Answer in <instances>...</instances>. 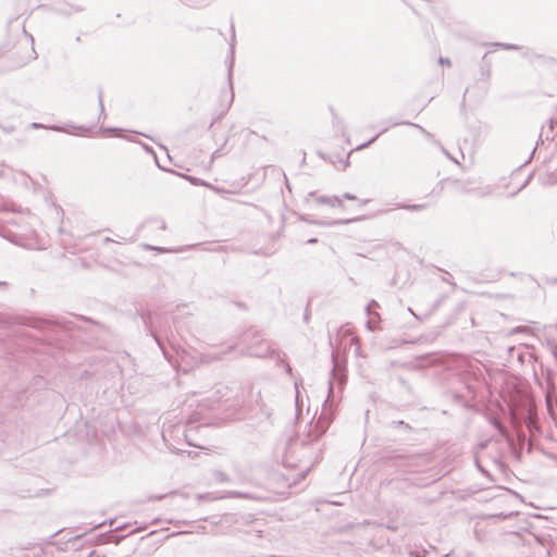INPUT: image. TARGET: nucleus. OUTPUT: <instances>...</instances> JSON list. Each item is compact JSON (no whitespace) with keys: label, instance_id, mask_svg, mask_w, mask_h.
<instances>
[{"label":"nucleus","instance_id":"20e7f679","mask_svg":"<svg viewBox=\"0 0 557 557\" xmlns=\"http://www.w3.org/2000/svg\"><path fill=\"white\" fill-rule=\"evenodd\" d=\"M30 126H32L33 128H44V127H45L42 124H39V123H36V122L32 123V125H30Z\"/></svg>","mask_w":557,"mask_h":557},{"label":"nucleus","instance_id":"0eeeda50","mask_svg":"<svg viewBox=\"0 0 557 557\" xmlns=\"http://www.w3.org/2000/svg\"><path fill=\"white\" fill-rule=\"evenodd\" d=\"M104 242H106V243H108V242H112V239H111V238H109V237H107V238H104Z\"/></svg>","mask_w":557,"mask_h":557},{"label":"nucleus","instance_id":"7ed1b4c3","mask_svg":"<svg viewBox=\"0 0 557 557\" xmlns=\"http://www.w3.org/2000/svg\"><path fill=\"white\" fill-rule=\"evenodd\" d=\"M17 175H18V177H20V180H21V182H22L23 184H27V181L29 180V177H28V176H26V175H25V174H23V173H18Z\"/></svg>","mask_w":557,"mask_h":557},{"label":"nucleus","instance_id":"39448f33","mask_svg":"<svg viewBox=\"0 0 557 557\" xmlns=\"http://www.w3.org/2000/svg\"><path fill=\"white\" fill-rule=\"evenodd\" d=\"M110 541H115L116 543H119L120 542V537L116 536V535H111L110 536Z\"/></svg>","mask_w":557,"mask_h":557},{"label":"nucleus","instance_id":"f03ea898","mask_svg":"<svg viewBox=\"0 0 557 557\" xmlns=\"http://www.w3.org/2000/svg\"><path fill=\"white\" fill-rule=\"evenodd\" d=\"M98 100H99V107H100V116L101 115L104 116L106 113H104V107H103V100H102V92L101 91H99V94H98Z\"/></svg>","mask_w":557,"mask_h":557},{"label":"nucleus","instance_id":"423d86ee","mask_svg":"<svg viewBox=\"0 0 557 557\" xmlns=\"http://www.w3.org/2000/svg\"><path fill=\"white\" fill-rule=\"evenodd\" d=\"M50 129H53V131H58V132H61V131H64L63 128L59 127V126H51L49 127Z\"/></svg>","mask_w":557,"mask_h":557},{"label":"nucleus","instance_id":"f257e3e1","mask_svg":"<svg viewBox=\"0 0 557 557\" xmlns=\"http://www.w3.org/2000/svg\"><path fill=\"white\" fill-rule=\"evenodd\" d=\"M100 132L103 136H115V137H123L127 140L136 143L137 132H128V135L125 134V131L123 128H112V127H101Z\"/></svg>","mask_w":557,"mask_h":557}]
</instances>
